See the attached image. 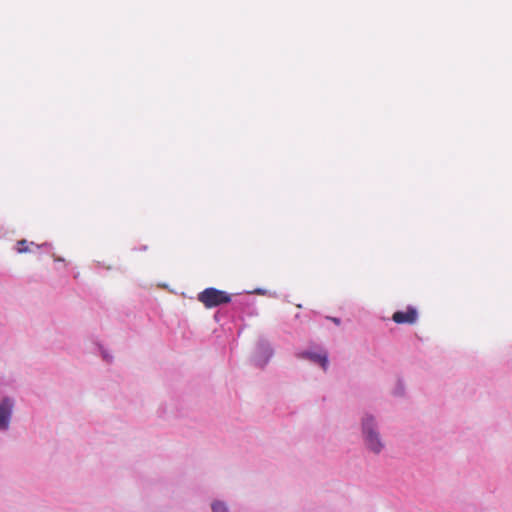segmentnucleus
Masks as SVG:
<instances>
[{"label":"nucleus","instance_id":"8","mask_svg":"<svg viewBox=\"0 0 512 512\" xmlns=\"http://www.w3.org/2000/svg\"><path fill=\"white\" fill-rule=\"evenodd\" d=\"M212 512H229V507L226 502L215 500L211 503Z\"/></svg>","mask_w":512,"mask_h":512},{"label":"nucleus","instance_id":"12","mask_svg":"<svg viewBox=\"0 0 512 512\" xmlns=\"http://www.w3.org/2000/svg\"><path fill=\"white\" fill-rule=\"evenodd\" d=\"M255 293L263 295L265 293V291L263 289H257V290H255Z\"/></svg>","mask_w":512,"mask_h":512},{"label":"nucleus","instance_id":"11","mask_svg":"<svg viewBox=\"0 0 512 512\" xmlns=\"http://www.w3.org/2000/svg\"><path fill=\"white\" fill-rule=\"evenodd\" d=\"M327 319L331 320L336 325H340L341 323V319L337 317H327Z\"/></svg>","mask_w":512,"mask_h":512},{"label":"nucleus","instance_id":"5","mask_svg":"<svg viewBox=\"0 0 512 512\" xmlns=\"http://www.w3.org/2000/svg\"><path fill=\"white\" fill-rule=\"evenodd\" d=\"M273 356V349L269 342L264 339H260L257 342L256 349L252 358L255 366L263 368L270 361Z\"/></svg>","mask_w":512,"mask_h":512},{"label":"nucleus","instance_id":"2","mask_svg":"<svg viewBox=\"0 0 512 512\" xmlns=\"http://www.w3.org/2000/svg\"><path fill=\"white\" fill-rule=\"evenodd\" d=\"M198 300L203 303L206 308H213L229 303L231 297L225 291L210 287L198 294Z\"/></svg>","mask_w":512,"mask_h":512},{"label":"nucleus","instance_id":"1","mask_svg":"<svg viewBox=\"0 0 512 512\" xmlns=\"http://www.w3.org/2000/svg\"><path fill=\"white\" fill-rule=\"evenodd\" d=\"M360 432L363 446L369 453L380 455L386 450L387 443L375 414L367 411L361 415Z\"/></svg>","mask_w":512,"mask_h":512},{"label":"nucleus","instance_id":"9","mask_svg":"<svg viewBox=\"0 0 512 512\" xmlns=\"http://www.w3.org/2000/svg\"><path fill=\"white\" fill-rule=\"evenodd\" d=\"M0 382H2V384L0 386L14 387L15 379L12 377H9L7 379L0 377Z\"/></svg>","mask_w":512,"mask_h":512},{"label":"nucleus","instance_id":"6","mask_svg":"<svg viewBox=\"0 0 512 512\" xmlns=\"http://www.w3.org/2000/svg\"><path fill=\"white\" fill-rule=\"evenodd\" d=\"M392 319L398 324H414L418 319V312L415 307L408 306L406 311H396Z\"/></svg>","mask_w":512,"mask_h":512},{"label":"nucleus","instance_id":"15","mask_svg":"<svg viewBox=\"0 0 512 512\" xmlns=\"http://www.w3.org/2000/svg\"><path fill=\"white\" fill-rule=\"evenodd\" d=\"M2 384V382H0V385Z\"/></svg>","mask_w":512,"mask_h":512},{"label":"nucleus","instance_id":"4","mask_svg":"<svg viewBox=\"0 0 512 512\" xmlns=\"http://www.w3.org/2000/svg\"><path fill=\"white\" fill-rule=\"evenodd\" d=\"M297 358L306 359L310 362L319 365L324 371L328 369L329 360L328 353L323 348H313L297 353Z\"/></svg>","mask_w":512,"mask_h":512},{"label":"nucleus","instance_id":"7","mask_svg":"<svg viewBox=\"0 0 512 512\" xmlns=\"http://www.w3.org/2000/svg\"><path fill=\"white\" fill-rule=\"evenodd\" d=\"M392 395L397 398H403L406 395V386L402 379H397L393 389Z\"/></svg>","mask_w":512,"mask_h":512},{"label":"nucleus","instance_id":"14","mask_svg":"<svg viewBox=\"0 0 512 512\" xmlns=\"http://www.w3.org/2000/svg\"><path fill=\"white\" fill-rule=\"evenodd\" d=\"M146 249H147L146 246L141 247V250H146Z\"/></svg>","mask_w":512,"mask_h":512},{"label":"nucleus","instance_id":"3","mask_svg":"<svg viewBox=\"0 0 512 512\" xmlns=\"http://www.w3.org/2000/svg\"><path fill=\"white\" fill-rule=\"evenodd\" d=\"M15 406L16 400L14 397L3 396L0 398V433L9 431Z\"/></svg>","mask_w":512,"mask_h":512},{"label":"nucleus","instance_id":"13","mask_svg":"<svg viewBox=\"0 0 512 512\" xmlns=\"http://www.w3.org/2000/svg\"><path fill=\"white\" fill-rule=\"evenodd\" d=\"M54 260H55V261H59V262H63V261H64V259H63V258H61V257H55V258H54Z\"/></svg>","mask_w":512,"mask_h":512},{"label":"nucleus","instance_id":"10","mask_svg":"<svg viewBox=\"0 0 512 512\" xmlns=\"http://www.w3.org/2000/svg\"><path fill=\"white\" fill-rule=\"evenodd\" d=\"M17 245H18V252L23 253V252L29 251L28 243L26 240L18 241Z\"/></svg>","mask_w":512,"mask_h":512}]
</instances>
